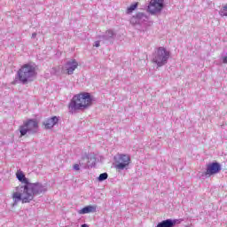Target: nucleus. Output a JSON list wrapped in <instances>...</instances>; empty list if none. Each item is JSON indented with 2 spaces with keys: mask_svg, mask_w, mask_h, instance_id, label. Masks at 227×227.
<instances>
[{
  "mask_svg": "<svg viewBox=\"0 0 227 227\" xmlns=\"http://www.w3.org/2000/svg\"><path fill=\"white\" fill-rule=\"evenodd\" d=\"M79 67V63L75 59H71L66 62L63 67V69L66 70L68 75H72L75 69Z\"/></svg>",
  "mask_w": 227,
  "mask_h": 227,
  "instance_id": "9d476101",
  "label": "nucleus"
},
{
  "mask_svg": "<svg viewBox=\"0 0 227 227\" xmlns=\"http://www.w3.org/2000/svg\"><path fill=\"white\" fill-rule=\"evenodd\" d=\"M136 8H137V4H133L129 5L126 11V13L129 15V13H132L134 10H136Z\"/></svg>",
  "mask_w": 227,
  "mask_h": 227,
  "instance_id": "2eb2a0df",
  "label": "nucleus"
},
{
  "mask_svg": "<svg viewBox=\"0 0 227 227\" xmlns=\"http://www.w3.org/2000/svg\"><path fill=\"white\" fill-rule=\"evenodd\" d=\"M169 59V51L164 47H159L153 55V62L157 64V67H164Z\"/></svg>",
  "mask_w": 227,
  "mask_h": 227,
  "instance_id": "20e7f679",
  "label": "nucleus"
},
{
  "mask_svg": "<svg viewBox=\"0 0 227 227\" xmlns=\"http://www.w3.org/2000/svg\"><path fill=\"white\" fill-rule=\"evenodd\" d=\"M164 8V0H151L147 8V12L151 15H156V13H160Z\"/></svg>",
  "mask_w": 227,
  "mask_h": 227,
  "instance_id": "0eeeda50",
  "label": "nucleus"
},
{
  "mask_svg": "<svg viewBox=\"0 0 227 227\" xmlns=\"http://www.w3.org/2000/svg\"><path fill=\"white\" fill-rule=\"evenodd\" d=\"M219 15L221 17H227V4L221 8Z\"/></svg>",
  "mask_w": 227,
  "mask_h": 227,
  "instance_id": "4468645a",
  "label": "nucleus"
},
{
  "mask_svg": "<svg viewBox=\"0 0 227 227\" xmlns=\"http://www.w3.org/2000/svg\"><path fill=\"white\" fill-rule=\"evenodd\" d=\"M97 212V206H86L85 207L78 210V214L84 215L85 214H93Z\"/></svg>",
  "mask_w": 227,
  "mask_h": 227,
  "instance_id": "9b49d317",
  "label": "nucleus"
},
{
  "mask_svg": "<svg viewBox=\"0 0 227 227\" xmlns=\"http://www.w3.org/2000/svg\"><path fill=\"white\" fill-rule=\"evenodd\" d=\"M20 137H24L26 134H36L38 132V122L33 119L26 121L19 127Z\"/></svg>",
  "mask_w": 227,
  "mask_h": 227,
  "instance_id": "39448f33",
  "label": "nucleus"
},
{
  "mask_svg": "<svg viewBox=\"0 0 227 227\" xmlns=\"http://www.w3.org/2000/svg\"><path fill=\"white\" fill-rule=\"evenodd\" d=\"M16 178L21 183L15 188V192L12 193L13 205H17L19 202L30 203L35 200V196H40V194H45L47 192V186L41 183H30L29 179L26 177L24 172L19 170L16 173Z\"/></svg>",
  "mask_w": 227,
  "mask_h": 227,
  "instance_id": "f257e3e1",
  "label": "nucleus"
},
{
  "mask_svg": "<svg viewBox=\"0 0 227 227\" xmlns=\"http://www.w3.org/2000/svg\"><path fill=\"white\" fill-rule=\"evenodd\" d=\"M82 227H90V226L86 223H83V224H82Z\"/></svg>",
  "mask_w": 227,
  "mask_h": 227,
  "instance_id": "aec40b11",
  "label": "nucleus"
},
{
  "mask_svg": "<svg viewBox=\"0 0 227 227\" xmlns=\"http://www.w3.org/2000/svg\"><path fill=\"white\" fill-rule=\"evenodd\" d=\"M73 168L74 171H79V169H81V168L79 167V164H74Z\"/></svg>",
  "mask_w": 227,
  "mask_h": 227,
  "instance_id": "f3484780",
  "label": "nucleus"
},
{
  "mask_svg": "<svg viewBox=\"0 0 227 227\" xmlns=\"http://www.w3.org/2000/svg\"><path fill=\"white\" fill-rule=\"evenodd\" d=\"M32 38H36V33L32 34Z\"/></svg>",
  "mask_w": 227,
  "mask_h": 227,
  "instance_id": "6ab92c4d",
  "label": "nucleus"
},
{
  "mask_svg": "<svg viewBox=\"0 0 227 227\" xmlns=\"http://www.w3.org/2000/svg\"><path fill=\"white\" fill-rule=\"evenodd\" d=\"M115 159V168L119 171H123V169H127L129 168V164H130V156L127 154H118L114 157Z\"/></svg>",
  "mask_w": 227,
  "mask_h": 227,
  "instance_id": "423d86ee",
  "label": "nucleus"
},
{
  "mask_svg": "<svg viewBox=\"0 0 227 227\" xmlns=\"http://www.w3.org/2000/svg\"><path fill=\"white\" fill-rule=\"evenodd\" d=\"M114 36V32L113 30H107L105 35L99 36L102 42H107Z\"/></svg>",
  "mask_w": 227,
  "mask_h": 227,
  "instance_id": "ddd939ff",
  "label": "nucleus"
},
{
  "mask_svg": "<svg viewBox=\"0 0 227 227\" xmlns=\"http://www.w3.org/2000/svg\"><path fill=\"white\" fill-rule=\"evenodd\" d=\"M35 77H36V67L31 64L23 65L16 75V79H19L21 84H27V82L35 81Z\"/></svg>",
  "mask_w": 227,
  "mask_h": 227,
  "instance_id": "7ed1b4c3",
  "label": "nucleus"
},
{
  "mask_svg": "<svg viewBox=\"0 0 227 227\" xmlns=\"http://www.w3.org/2000/svg\"><path fill=\"white\" fill-rule=\"evenodd\" d=\"M108 177H109V175L105 172L99 175V176L98 177V182H104V180H107Z\"/></svg>",
  "mask_w": 227,
  "mask_h": 227,
  "instance_id": "dca6fc26",
  "label": "nucleus"
},
{
  "mask_svg": "<svg viewBox=\"0 0 227 227\" xmlns=\"http://www.w3.org/2000/svg\"><path fill=\"white\" fill-rule=\"evenodd\" d=\"M58 121H59V119H58L56 116L51 117L44 122V127L45 129H52V127H54Z\"/></svg>",
  "mask_w": 227,
  "mask_h": 227,
  "instance_id": "f8f14e48",
  "label": "nucleus"
},
{
  "mask_svg": "<svg viewBox=\"0 0 227 227\" xmlns=\"http://www.w3.org/2000/svg\"><path fill=\"white\" fill-rule=\"evenodd\" d=\"M221 171V164L218 162H213L207 165L205 176H212V175H217Z\"/></svg>",
  "mask_w": 227,
  "mask_h": 227,
  "instance_id": "1a4fd4ad",
  "label": "nucleus"
},
{
  "mask_svg": "<svg viewBox=\"0 0 227 227\" xmlns=\"http://www.w3.org/2000/svg\"><path fill=\"white\" fill-rule=\"evenodd\" d=\"M93 102V97L88 92H83L73 97L71 102L69 103V111L71 113H75V111H83V109H88L91 103Z\"/></svg>",
  "mask_w": 227,
  "mask_h": 227,
  "instance_id": "f03ea898",
  "label": "nucleus"
},
{
  "mask_svg": "<svg viewBox=\"0 0 227 227\" xmlns=\"http://www.w3.org/2000/svg\"><path fill=\"white\" fill-rule=\"evenodd\" d=\"M94 47H100V41H96Z\"/></svg>",
  "mask_w": 227,
  "mask_h": 227,
  "instance_id": "a211bd4d",
  "label": "nucleus"
},
{
  "mask_svg": "<svg viewBox=\"0 0 227 227\" xmlns=\"http://www.w3.org/2000/svg\"><path fill=\"white\" fill-rule=\"evenodd\" d=\"M145 22H148V17L144 12H137L130 19V24H132V26H136V24L141 26L145 24Z\"/></svg>",
  "mask_w": 227,
  "mask_h": 227,
  "instance_id": "6e6552de",
  "label": "nucleus"
}]
</instances>
